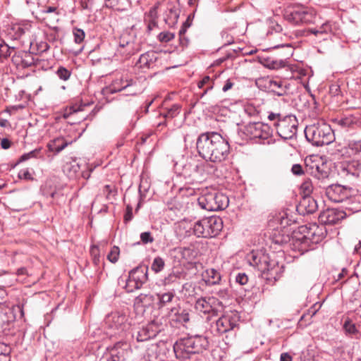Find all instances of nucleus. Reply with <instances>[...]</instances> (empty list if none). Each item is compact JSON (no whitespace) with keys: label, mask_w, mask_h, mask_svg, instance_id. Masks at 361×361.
I'll list each match as a JSON object with an SVG mask.
<instances>
[{"label":"nucleus","mask_w":361,"mask_h":361,"mask_svg":"<svg viewBox=\"0 0 361 361\" xmlns=\"http://www.w3.org/2000/svg\"><path fill=\"white\" fill-rule=\"evenodd\" d=\"M291 171L294 175L296 176H300L304 173V171L302 169V167L300 164H293L291 168Z\"/></svg>","instance_id":"obj_61"},{"label":"nucleus","mask_w":361,"mask_h":361,"mask_svg":"<svg viewBox=\"0 0 361 361\" xmlns=\"http://www.w3.org/2000/svg\"><path fill=\"white\" fill-rule=\"evenodd\" d=\"M135 45V40L133 36L130 35H123L119 40L118 48L127 47Z\"/></svg>","instance_id":"obj_40"},{"label":"nucleus","mask_w":361,"mask_h":361,"mask_svg":"<svg viewBox=\"0 0 361 361\" xmlns=\"http://www.w3.org/2000/svg\"><path fill=\"white\" fill-rule=\"evenodd\" d=\"M345 216L346 214L344 211L331 208L321 212L319 216V221L322 225H334L339 223Z\"/></svg>","instance_id":"obj_15"},{"label":"nucleus","mask_w":361,"mask_h":361,"mask_svg":"<svg viewBox=\"0 0 361 361\" xmlns=\"http://www.w3.org/2000/svg\"><path fill=\"white\" fill-rule=\"evenodd\" d=\"M14 49V47H11L7 44H0V57L7 58L11 54V51Z\"/></svg>","instance_id":"obj_50"},{"label":"nucleus","mask_w":361,"mask_h":361,"mask_svg":"<svg viewBox=\"0 0 361 361\" xmlns=\"http://www.w3.org/2000/svg\"><path fill=\"white\" fill-rule=\"evenodd\" d=\"M133 218V207L131 205L128 204L126 206V210L124 214V221L125 223H128Z\"/></svg>","instance_id":"obj_56"},{"label":"nucleus","mask_w":361,"mask_h":361,"mask_svg":"<svg viewBox=\"0 0 361 361\" xmlns=\"http://www.w3.org/2000/svg\"><path fill=\"white\" fill-rule=\"evenodd\" d=\"M206 282L209 285H216L219 283L221 281L220 273L214 269H208L205 271Z\"/></svg>","instance_id":"obj_34"},{"label":"nucleus","mask_w":361,"mask_h":361,"mask_svg":"<svg viewBox=\"0 0 361 361\" xmlns=\"http://www.w3.org/2000/svg\"><path fill=\"white\" fill-rule=\"evenodd\" d=\"M26 30H27V27H25L20 24H15L11 26L8 35L13 39H18L25 33Z\"/></svg>","instance_id":"obj_36"},{"label":"nucleus","mask_w":361,"mask_h":361,"mask_svg":"<svg viewBox=\"0 0 361 361\" xmlns=\"http://www.w3.org/2000/svg\"><path fill=\"white\" fill-rule=\"evenodd\" d=\"M42 150V148H36L27 153L23 154L19 159V162L25 161L31 158H37L39 154H40V152Z\"/></svg>","instance_id":"obj_45"},{"label":"nucleus","mask_w":361,"mask_h":361,"mask_svg":"<svg viewBox=\"0 0 361 361\" xmlns=\"http://www.w3.org/2000/svg\"><path fill=\"white\" fill-rule=\"evenodd\" d=\"M214 170V166L207 161H192L183 166L180 175L187 183L194 184L202 182Z\"/></svg>","instance_id":"obj_5"},{"label":"nucleus","mask_w":361,"mask_h":361,"mask_svg":"<svg viewBox=\"0 0 361 361\" xmlns=\"http://www.w3.org/2000/svg\"><path fill=\"white\" fill-rule=\"evenodd\" d=\"M148 267L145 265H140L129 272V276L134 279L137 283L142 285L147 281L148 279Z\"/></svg>","instance_id":"obj_23"},{"label":"nucleus","mask_w":361,"mask_h":361,"mask_svg":"<svg viewBox=\"0 0 361 361\" xmlns=\"http://www.w3.org/2000/svg\"><path fill=\"white\" fill-rule=\"evenodd\" d=\"M338 124L345 128H355L361 126V120L359 116L350 114L339 119Z\"/></svg>","instance_id":"obj_26"},{"label":"nucleus","mask_w":361,"mask_h":361,"mask_svg":"<svg viewBox=\"0 0 361 361\" xmlns=\"http://www.w3.org/2000/svg\"><path fill=\"white\" fill-rule=\"evenodd\" d=\"M312 175L319 180H324L329 176V171L326 169V166L323 163L321 166L314 164L312 166Z\"/></svg>","instance_id":"obj_32"},{"label":"nucleus","mask_w":361,"mask_h":361,"mask_svg":"<svg viewBox=\"0 0 361 361\" xmlns=\"http://www.w3.org/2000/svg\"><path fill=\"white\" fill-rule=\"evenodd\" d=\"M173 257L180 263H190L197 255L196 251L190 247H177L173 250Z\"/></svg>","instance_id":"obj_21"},{"label":"nucleus","mask_w":361,"mask_h":361,"mask_svg":"<svg viewBox=\"0 0 361 361\" xmlns=\"http://www.w3.org/2000/svg\"><path fill=\"white\" fill-rule=\"evenodd\" d=\"M140 240L143 244L153 243L154 239L149 231L143 232L140 234Z\"/></svg>","instance_id":"obj_52"},{"label":"nucleus","mask_w":361,"mask_h":361,"mask_svg":"<svg viewBox=\"0 0 361 361\" xmlns=\"http://www.w3.org/2000/svg\"><path fill=\"white\" fill-rule=\"evenodd\" d=\"M214 81L211 80L210 77L208 75L204 76L200 81L197 83V87L199 88H203L205 85H207L206 89L202 92L201 97L204 96L208 91L211 90L214 87Z\"/></svg>","instance_id":"obj_37"},{"label":"nucleus","mask_w":361,"mask_h":361,"mask_svg":"<svg viewBox=\"0 0 361 361\" xmlns=\"http://www.w3.org/2000/svg\"><path fill=\"white\" fill-rule=\"evenodd\" d=\"M318 209V204L310 195L303 196L296 207L297 212L301 215L313 214Z\"/></svg>","instance_id":"obj_19"},{"label":"nucleus","mask_w":361,"mask_h":361,"mask_svg":"<svg viewBox=\"0 0 361 361\" xmlns=\"http://www.w3.org/2000/svg\"><path fill=\"white\" fill-rule=\"evenodd\" d=\"M267 271H266L265 277L267 279L270 280L274 279L275 281L279 277V271L280 270V267L279 264L275 260L271 259L269 256V262L267 263Z\"/></svg>","instance_id":"obj_28"},{"label":"nucleus","mask_w":361,"mask_h":361,"mask_svg":"<svg viewBox=\"0 0 361 361\" xmlns=\"http://www.w3.org/2000/svg\"><path fill=\"white\" fill-rule=\"evenodd\" d=\"M269 88L277 96H283L286 94L287 88L281 80H269Z\"/></svg>","instance_id":"obj_30"},{"label":"nucleus","mask_w":361,"mask_h":361,"mask_svg":"<svg viewBox=\"0 0 361 361\" xmlns=\"http://www.w3.org/2000/svg\"><path fill=\"white\" fill-rule=\"evenodd\" d=\"M72 143V140L68 141L63 137H58L49 142L47 147L49 151L58 154Z\"/></svg>","instance_id":"obj_24"},{"label":"nucleus","mask_w":361,"mask_h":361,"mask_svg":"<svg viewBox=\"0 0 361 361\" xmlns=\"http://www.w3.org/2000/svg\"><path fill=\"white\" fill-rule=\"evenodd\" d=\"M305 135L309 142L317 147L329 145L335 140L333 130L324 122H318L307 126Z\"/></svg>","instance_id":"obj_6"},{"label":"nucleus","mask_w":361,"mask_h":361,"mask_svg":"<svg viewBox=\"0 0 361 361\" xmlns=\"http://www.w3.org/2000/svg\"><path fill=\"white\" fill-rule=\"evenodd\" d=\"M280 220V224L283 227H286L290 224L291 220L288 219L287 216V214L286 213H283V214H280V216L279 217Z\"/></svg>","instance_id":"obj_58"},{"label":"nucleus","mask_w":361,"mask_h":361,"mask_svg":"<svg viewBox=\"0 0 361 361\" xmlns=\"http://www.w3.org/2000/svg\"><path fill=\"white\" fill-rule=\"evenodd\" d=\"M191 23H191L190 16H189L188 17V18L186 19V20L183 23V25L179 30L178 34H180V35L185 34L187 29L190 27Z\"/></svg>","instance_id":"obj_59"},{"label":"nucleus","mask_w":361,"mask_h":361,"mask_svg":"<svg viewBox=\"0 0 361 361\" xmlns=\"http://www.w3.org/2000/svg\"><path fill=\"white\" fill-rule=\"evenodd\" d=\"M236 318L233 314H225L219 318L215 325L212 327L213 331L219 335L227 333L234 329L236 326Z\"/></svg>","instance_id":"obj_17"},{"label":"nucleus","mask_w":361,"mask_h":361,"mask_svg":"<svg viewBox=\"0 0 361 361\" xmlns=\"http://www.w3.org/2000/svg\"><path fill=\"white\" fill-rule=\"evenodd\" d=\"M361 172V164L357 160L342 164L340 174L345 178H357Z\"/></svg>","instance_id":"obj_20"},{"label":"nucleus","mask_w":361,"mask_h":361,"mask_svg":"<svg viewBox=\"0 0 361 361\" xmlns=\"http://www.w3.org/2000/svg\"><path fill=\"white\" fill-rule=\"evenodd\" d=\"M11 352V348L9 345L4 343H0V356L8 357Z\"/></svg>","instance_id":"obj_53"},{"label":"nucleus","mask_w":361,"mask_h":361,"mask_svg":"<svg viewBox=\"0 0 361 361\" xmlns=\"http://www.w3.org/2000/svg\"><path fill=\"white\" fill-rule=\"evenodd\" d=\"M180 112V106L178 104L172 105L169 109L161 113V114L166 118H173L177 116Z\"/></svg>","instance_id":"obj_38"},{"label":"nucleus","mask_w":361,"mask_h":361,"mask_svg":"<svg viewBox=\"0 0 361 361\" xmlns=\"http://www.w3.org/2000/svg\"><path fill=\"white\" fill-rule=\"evenodd\" d=\"M219 305H221V302L214 297H202L195 301V309L200 313L216 315L217 306Z\"/></svg>","instance_id":"obj_14"},{"label":"nucleus","mask_w":361,"mask_h":361,"mask_svg":"<svg viewBox=\"0 0 361 361\" xmlns=\"http://www.w3.org/2000/svg\"><path fill=\"white\" fill-rule=\"evenodd\" d=\"M142 287L140 283H137L134 279H133L130 276H128V279L126 280V283L125 288L127 292L131 293L135 290L140 289Z\"/></svg>","instance_id":"obj_44"},{"label":"nucleus","mask_w":361,"mask_h":361,"mask_svg":"<svg viewBox=\"0 0 361 361\" xmlns=\"http://www.w3.org/2000/svg\"><path fill=\"white\" fill-rule=\"evenodd\" d=\"M127 320L126 314L119 312H113L106 316L104 326L109 330V334H119L126 329Z\"/></svg>","instance_id":"obj_11"},{"label":"nucleus","mask_w":361,"mask_h":361,"mask_svg":"<svg viewBox=\"0 0 361 361\" xmlns=\"http://www.w3.org/2000/svg\"><path fill=\"white\" fill-rule=\"evenodd\" d=\"M190 319V317L189 311L187 310H181L177 311L173 315H172L171 320V322L176 324L185 326V324L189 322Z\"/></svg>","instance_id":"obj_29"},{"label":"nucleus","mask_w":361,"mask_h":361,"mask_svg":"<svg viewBox=\"0 0 361 361\" xmlns=\"http://www.w3.org/2000/svg\"><path fill=\"white\" fill-rule=\"evenodd\" d=\"M314 189V186L312 180L310 178H306L303 180L300 185V190L303 194V196L310 195Z\"/></svg>","instance_id":"obj_41"},{"label":"nucleus","mask_w":361,"mask_h":361,"mask_svg":"<svg viewBox=\"0 0 361 361\" xmlns=\"http://www.w3.org/2000/svg\"><path fill=\"white\" fill-rule=\"evenodd\" d=\"M74 41L77 44H80L85 37L83 30L80 28L73 29Z\"/></svg>","instance_id":"obj_47"},{"label":"nucleus","mask_w":361,"mask_h":361,"mask_svg":"<svg viewBox=\"0 0 361 361\" xmlns=\"http://www.w3.org/2000/svg\"><path fill=\"white\" fill-rule=\"evenodd\" d=\"M64 171L70 178H76L80 175V166L73 160L65 165Z\"/></svg>","instance_id":"obj_31"},{"label":"nucleus","mask_w":361,"mask_h":361,"mask_svg":"<svg viewBox=\"0 0 361 361\" xmlns=\"http://www.w3.org/2000/svg\"><path fill=\"white\" fill-rule=\"evenodd\" d=\"M90 254L92 257L93 263L94 264V265H98L99 263V247L96 245H92L90 249Z\"/></svg>","instance_id":"obj_49"},{"label":"nucleus","mask_w":361,"mask_h":361,"mask_svg":"<svg viewBox=\"0 0 361 361\" xmlns=\"http://www.w3.org/2000/svg\"><path fill=\"white\" fill-rule=\"evenodd\" d=\"M176 294L174 291H169L157 294V305L158 309H162L169 305L174 300Z\"/></svg>","instance_id":"obj_25"},{"label":"nucleus","mask_w":361,"mask_h":361,"mask_svg":"<svg viewBox=\"0 0 361 361\" xmlns=\"http://www.w3.org/2000/svg\"><path fill=\"white\" fill-rule=\"evenodd\" d=\"M18 177L20 179H25V180H32L33 179V178L28 169L20 170V172L18 173Z\"/></svg>","instance_id":"obj_57"},{"label":"nucleus","mask_w":361,"mask_h":361,"mask_svg":"<svg viewBox=\"0 0 361 361\" xmlns=\"http://www.w3.org/2000/svg\"><path fill=\"white\" fill-rule=\"evenodd\" d=\"M286 19L295 25L309 23L312 21V15L305 8L298 7L286 14Z\"/></svg>","instance_id":"obj_18"},{"label":"nucleus","mask_w":361,"mask_h":361,"mask_svg":"<svg viewBox=\"0 0 361 361\" xmlns=\"http://www.w3.org/2000/svg\"><path fill=\"white\" fill-rule=\"evenodd\" d=\"M157 300V295L152 294H140L136 298L137 303H140L144 307L152 306Z\"/></svg>","instance_id":"obj_35"},{"label":"nucleus","mask_w":361,"mask_h":361,"mask_svg":"<svg viewBox=\"0 0 361 361\" xmlns=\"http://www.w3.org/2000/svg\"><path fill=\"white\" fill-rule=\"evenodd\" d=\"M353 190L339 184L329 185L326 190V195L328 198L337 203H343L346 209L352 212L359 210V206L355 202V197L353 195Z\"/></svg>","instance_id":"obj_7"},{"label":"nucleus","mask_w":361,"mask_h":361,"mask_svg":"<svg viewBox=\"0 0 361 361\" xmlns=\"http://www.w3.org/2000/svg\"><path fill=\"white\" fill-rule=\"evenodd\" d=\"M157 56L156 52L153 51H147L140 55L139 59L135 63V66L141 69H149L157 61Z\"/></svg>","instance_id":"obj_22"},{"label":"nucleus","mask_w":361,"mask_h":361,"mask_svg":"<svg viewBox=\"0 0 361 361\" xmlns=\"http://www.w3.org/2000/svg\"><path fill=\"white\" fill-rule=\"evenodd\" d=\"M223 228V221L219 216L203 218L192 224V233L198 238H214Z\"/></svg>","instance_id":"obj_8"},{"label":"nucleus","mask_w":361,"mask_h":361,"mask_svg":"<svg viewBox=\"0 0 361 361\" xmlns=\"http://www.w3.org/2000/svg\"><path fill=\"white\" fill-rule=\"evenodd\" d=\"M327 231L324 225L311 224L303 225L293 233L292 237L293 249L302 254L314 250L316 245L326 237Z\"/></svg>","instance_id":"obj_2"},{"label":"nucleus","mask_w":361,"mask_h":361,"mask_svg":"<svg viewBox=\"0 0 361 361\" xmlns=\"http://www.w3.org/2000/svg\"><path fill=\"white\" fill-rule=\"evenodd\" d=\"M268 119L273 122L277 134L283 140H290L295 137L298 122L294 115L283 116L279 113L270 112Z\"/></svg>","instance_id":"obj_4"},{"label":"nucleus","mask_w":361,"mask_h":361,"mask_svg":"<svg viewBox=\"0 0 361 361\" xmlns=\"http://www.w3.org/2000/svg\"><path fill=\"white\" fill-rule=\"evenodd\" d=\"M209 345L208 338L202 335H194L178 339L173 345L176 358L190 359L191 355L202 353Z\"/></svg>","instance_id":"obj_3"},{"label":"nucleus","mask_w":361,"mask_h":361,"mask_svg":"<svg viewBox=\"0 0 361 361\" xmlns=\"http://www.w3.org/2000/svg\"><path fill=\"white\" fill-rule=\"evenodd\" d=\"M174 34L169 32H163L159 35V39L162 42H168L174 38Z\"/></svg>","instance_id":"obj_54"},{"label":"nucleus","mask_w":361,"mask_h":361,"mask_svg":"<svg viewBox=\"0 0 361 361\" xmlns=\"http://www.w3.org/2000/svg\"><path fill=\"white\" fill-rule=\"evenodd\" d=\"M102 192L105 195L106 200H111L116 195L117 191L114 185H105L103 187Z\"/></svg>","instance_id":"obj_43"},{"label":"nucleus","mask_w":361,"mask_h":361,"mask_svg":"<svg viewBox=\"0 0 361 361\" xmlns=\"http://www.w3.org/2000/svg\"><path fill=\"white\" fill-rule=\"evenodd\" d=\"M159 6V3H157L153 7H152L149 11V16L152 20H155L157 17V9Z\"/></svg>","instance_id":"obj_62"},{"label":"nucleus","mask_w":361,"mask_h":361,"mask_svg":"<svg viewBox=\"0 0 361 361\" xmlns=\"http://www.w3.org/2000/svg\"><path fill=\"white\" fill-rule=\"evenodd\" d=\"M57 76L64 81L68 80L71 75V72L63 66H60L56 71Z\"/></svg>","instance_id":"obj_46"},{"label":"nucleus","mask_w":361,"mask_h":361,"mask_svg":"<svg viewBox=\"0 0 361 361\" xmlns=\"http://www.w3.org/2000/svg\"><path fill=\"white\" fill-rule=\"evenodd\" d=\"M119 256V249L118 247L114 246L111 250L110 252L107 255V259L112 263H115L118 261Z\"/></svg>","instance_id":"obj_48"},{"label":"nucleus","mask_w":361,"mask_h":361,"mask_svg":"<svg viewBox=\"0 0 361 361\" xmlns=\"http://www.w3.org/2000/svg\"><path fill=\"white\" fill-rule=\"evenodd\" d=\"M228 202L227 196L215 190H206L198 198L199 205L207 211L224 209L228 207Z\"/></svg>","instance_id":"obj_10"},{"label":"nucleus","mask_w":361,"mask_h":361,"mask_svg":"<svg viewBox=\"0 0 361 361\" xmlns=\"http://www.w3.org/2000/svg\"><path fill=\"white\" fill-rule=\"evenodd\" d=\"M336 25L335 23H331L330 21H327L323 23L318 28H310L308 29L307 32L313 34L316 36L319 35H324L328 33H334V30L336 29Z\"/></svg>","instance_id":"obj_27"},{"label":"nucleus","mask_w":361,"mask_h":361,"mask_svg":"<svg viewBox=\"0 0 361 361\" xmlns=\"http://www.w3.org/2000/svg\"><path fill=\"white\" fill-rule=\"evenodd\" d=\"M343 328L346 335L355 338H360V333L355 324L349 319H346L343 324Z\"/></svg>","instance_id":"obj_33"},{"label":"nucleus","mask_w":361,"mask_h":361,"mask_svg":"<svg viewBox=\"0 0 361 361\" xmlns=\"http://www.w3.org/2000/svg\"><path fill=\"white\" fill-rule=\"evenodd\" d=\"M196 147L199 155L207 162L220 163L225 161L230 154L228 140L216 132L200 134Z\"/></svg>","instance_id":"obj_1"},{"label":"nucleus","mask_w":361,"mask_h":361,"mask_svg":"<svg viewBox=\"0 0 361 361\" xmlns=\"http://www.w3.org/2000/svg\"><path fill=\"white\" fill-rule=\"evenodd\" d=\"M164 326L160 320H153L137 331L136 340L138 342H143L154 338L164 330Z\"/></svg>","instance_id":"obj_13"},{"label":"nucleus","mask_w":361,"mask_h":361,"mask_svg":"<svg viewBox=\"0 0 361 361\" xmlns=\"http://www.w3.org/2000/svg\"><path fill=\"white\" fill-rule=\"evenodd\" d=\"M179 43L180 46L182 47L183 49L188 47L190 43L189 39L185 36V34H179Z\"/></svg>","instance_id":"obj_60"},{"label":"nucleus","mask_w":361,"mask_h":361,"mask_svg":"<svg viewBox=\"0 0 361 361\" xmlns=\"http://www.w3.org/2000/svg\"><path fill=\"white\" fill-rule=\"evenodd\" d=\"M165 267V262L161 257H156L151 265V269L155 273L161 271Z\"/></svg>","instance_id":"obj_42"},{"label":"nucleus","mask_w":361,"mask_h":361,"mask_svg":"<svg viewBox=\"0 0 361 361\" xmlns=\"http://www.w3.org/2000/svg\"><path fill=\"white\" fill-rule=\"evenodd\" d=\"M235 282L240 285H246L248 282V276L245 273H238L235 276Z\"/></svg>","instance_id":"obj_55"},{"label":"nucleus","mask_w":361,"mask_h":361,"mask_svg":"<svg viewBox=\"0 0 361 361\" xmlns=\"http://www.w3.org/2000/svg\"><path fill=\"white\" fill-rule=\"evenodd\" d=\"M250 265L257 269L262 275L267 271L269 255L264 253L252 251L247 256Z\"/></svg>","instance_id":"obj_16"},{"label":"nucleus","mask_w":361,"mask_h":361,"mask_svg":"<svg viewBox=\"0 0 361 361\" xmlns=\"http://www.w3.org/2000/svg\"><path fill=\"white\" fill-rule=\"evenodd\" d=\"M280 361H292V357L288 353H283L281 354Z\"/></svg>","instance_id":"obj_64"},{"label":"nucleus","mask_w":361,"mask_h":361,"mask_svg":"<svg viewBox=\"0 0 361 361\" xmlns=\"http://www.w3.org/2000/svg\"><path fill=\"white\" fill-rule=\"evenodd\" d=\"M233 85H234V83L230 79H228L225 82V84L222 87L223 92H226L228 91L229 90H231L233 87Z\"/></svg>","instance_id":"obj_63"},{"label":"nucleus","mask_w":361,"mask_h":361,"mask_svg":"<svg viewBox=\"0 0 361 361\" xmlns=\"http://www.w3.org/2000/svg\"><path fill=\"white\" fill-rule=\"evenodd\" d=\"M159 345L157 343H154L150 345V346L147 350V355L149 358H157V351L158 350Z\"/></svg>","instance_id":"obj_51"},{"label":"nucleus","mask_w":361,"mask_h":361,"mask_svg":"<svg viewBox=\"0 0 361 361\" xmlns=\"http://www.w3.org/2000/svg\"><path fill=\"white\" fill-rule=\"evenodd\" d=\"M138 49L134 46L117 48V54L123 57V59H126L130 58L132 55L135 54L137 51Z\"/></svg>","instance_id":"obj_39"},{"label":"nucleus","mask_w":361,"mask_h":361,"mask_svg":"<svg viewBox=\"0 0 361 361\" xmlns=\"http://www.w3.org/2000/svg\"><path fill=\"white\" fill-rule=\"evenodd\" d=\"M243 133L250 140L259 144H270L272 141L271 127L262 122L249 123L243 128Z\"/></svg>","instance_id":"obj_9"},{"label":"nucleus","mask_w":361,"mask_h":361,"mask_svg":"<svg viewBox=\"0 0 361 361\" xmlns=\"http://www.w3.org/2000/svg\"><path fill=\"white\" fill-rule=\"evenodd\" d=\"M135 84L136 82L132 78L126 75H122L121 78L114 80L109 86L104 89V92L105 94H114L123 90H128L127 95H135L137 92L135 87Z\"/></svg>","instance_id":"obj_12"}]
</instances>
